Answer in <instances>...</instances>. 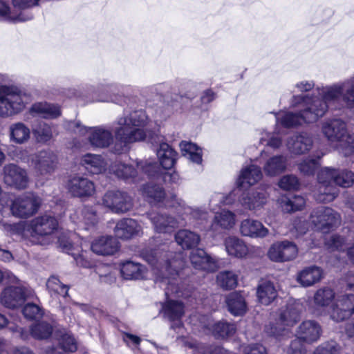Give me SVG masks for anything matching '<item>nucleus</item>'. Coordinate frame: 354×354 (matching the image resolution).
<instances>
[{"label":"nucleus","mask_w":354,"mask_h":354,"mask_svg":"<svg viewBox=\"0 0 354 354\" xmlns=\"http://www.w3.org/2000/svg\"><path fill=\"white\" fill-rule=\"evenodd\" d=\"M323 277V270L320 267L311 266L304 268L297 274V281L301 286L309 287L319 282Z\"/></svg>","instance_id":"32"},{"label":"nucleus","mask_w":354,"mask_h":354,"mask_svg":"<svg viewBox=\"0 0 354 354\" xmlns=\"http://www.w3.org/2000/svg\"><path fill=\"white\" fill-rule=\"evenodd\" d=\"M73 222L84 223L87 227L95 225L97 222V216L92 207H84L80 211V216L75 218V215L71 216Z\"/></svg>","instance_id":"49"},{"label":"nucleus","mask_w":354,"mask_h":354,"mask_svg":"<svg viewBox=\"0 0 354 354\" xmlns=\"http://www.w3.org/2000/svg\"><path fill=\"white\" fill-rule=\"evenodd\" d=\"M180 341L184 346L193 349L194 354H227V351L223 347L208 348L191 338L181 337Z\"/></svg>","instance_id":"38"},{"label":"nucleus","mask_w":354,"mask_h":354,"mask_svg":"<svg viewBox=\"0 0 354 354\" xmlns=\"http://www.w3.org/2000/svg\"><path fill=\"white\" fill-rule=\"evenodd\" d=\"M317 187L314 192L316 200L321 203H330L338 195L337 186L350 187L354 185V172L324 167L317 174Z\"/></svg>","instance_id":"5"},{"label":"nucleus","mask_w":354,"mask_h":354,"mask_svg":"<svg viewBox=\"0 0 354 354\" xmlns=\"http://www.w3.org/2000/svg\"><path fill=\"white\" fill-rule=\"evenodd\" d=\"M288 166V159L281 154L267 158L263 165V170L267 176L274 177L283 173Z\"/></svg>","instance_id":"28"},{"label":"nucleus","mask_w":354,"mask_h":354,"mask_svg":"<svg viewBox=\"0 0 354 354\" xmlns=\"http://www.w3.org/2000/svg\"><path fill=\"white\" fill-rule=\"evenodd\" d=\"M81 165L91 174H99L106 170V162L100 155L86 153L81 158Z\"/></svg>","instance_id":"34"},{"label":"nucleus","mask_w":354,"mask_h":354,"mask_svg":"<svg viewBox=\"0 0 354 354\" xmlns=\"http://www.w3.org/2000/svg\"><path fill=\"white\" fill-rule=\"evenodd\" d=\"M315 92L326 103L327 110L330 104L337 102L341 97L351 106L354 104V76L331 85L317 86Z\"/></svg>","instance_id":"10"},{"label":"nucleus","mask_w":354,"mask_h":354,"mask_svg":"<svg viewBox=\"0 0 354 354\" xmlns=\"http://www.w3.org/2000/svg\"><path fill=\"white\" fill-rule=\"evenodd\" d=\"M326 245L332 250L343 251L346 245V240L339 235L334 234L326 241Z\"/></svg>","instance_id":"57"},{"label":"nucleus","mask_w":354,"mask_h":354,"mask_svg":"<svg viewBox=\"0 0 354 354\" xmlns=\"http://www.w3.org/2000/svg\"><path fill=\"white\" fill-rule=\"evenodd\" d=\"M190 261L194 268L197 270L214 272L218 268V260L208 255L202 249H197L191 252Z\"/></svg>","instance_id":"23"},{"label":"nucleus","mask_w":354,"mask_h":354,"mask_svg":"<svg viewBox=\"0 0 354 354\" xmlns=\"http://www.w3.org/2000/svg\"><path fill=\"white\" fill-rule=\"evenodd\" d=\"M213 322V320L208 317H203L201 321L203 327L209 329L218 337L224 338L231 336L236 331V327L233 324L225 322Z\"/></svg>","instance_id":"29"},{"label":"nucleus","mask_w":354,"mask_h":354,"mask_svg":"<svg viewBox=\"0 0 354 354\" xmlns=\"http://www.w3.org/2000/svg\"><path fill=\"white\" fill-rule=\"evenodd\" d=\"M293 230L295 231V236L301 235L306 233L308 230V223L301 218L297 219L293 223Z\"/></svg>","instance_id":"63"},{"label":"nucleus","mask_w":354,"mask_h":354,"mask_svg":"<svg viewBox=\"0 0 354 354\" xmlns=\"http://www.w3.org/2000/svg\"><path fill=\"white\" fill-rule=\"evenodd\" d=\"M259 143L263 145H267L273 149H279L282 145L281 139L278 137L261 130L258 133Z\"/></svg>","instance_id":"50"},{"label":"nucleus","mask_w":354,"mask_h":354,"mask_svg":"<svg viewBox=\"0 0 354 354\" xmlns=\"http://www.w3.org/2000/svg\"><path fill=\"white\" fill-rule=\"evenodd\" d=\"M228 310L234 315H243L247 310L244 297L239 292L230 293L226 299Z\"/></svg>","instance_id":"43"},{"label":"nucleus","mask_w":354,"mask_h":354,"mask_svg":"<svg viewBox=\"0 0 354 354\" xmlns=\"http://www.w3.org/2000/svg\"><path fill=\"white\" fill-rule=\"evenodd\" d=\"M23 314L28 319H36L43 315V310L39 306L28 303L23 308Z\"/></svg>","instance_id":"56"},{"label":"nucleus","mask_w":354,"mask_h":354,"mask_svg":"<svg viewBox=\"0 0 354 354\" xmlns=\"http://www.w3.org/2000/svg\"><path fill=\"white\" fill-rule=\"evenodd\" d=\"M57 227V220L50 215H44L32 220L28 227L32 243L46 245L51 241L50 236Z\"/></svg>","instance_id":"12"},{"label":"nucleus","mask_w":354,"mask_h":354,"mask_svg":"<svg viewBox=\"0 0 354 354\" xmlns=\"http://www.w3.org/2000/svg\"><path fill=\"white\" fill-rule=\"evenodd\" d=\"M277 293L274 284L269 281H261L257 290V296L259 303L268 306L277 297Z\"/></svg>","instance_id":"39"},{"label":"nucleus","mask_w":354,"mask_h":354,"mask_svg":"<svg viewBox=\"0 0 354 354\" xmlns=\"http://www.w3.org/2000/svg\"><path fill=\"white\" fill-rule=\"evenodd\" d=\"M48 290L55 294L66 297L68 295V288L61 283L60 280L55 276L50 277L46 283Z\"/></svg>","instance_id":"52"},{"label":"nucleus","mask_w":354,"mask_h":354,"mask_svg":"<svg viewBox=\"0 0 354 354\" xmlns=\"http://www.w3.org/2000/svg\"><path fill=\"white\" fill-rule=\"evenodd\" d=\"M313 303L318 310H325L330 307V317L335 322L346 319L354 314V294H336L328 286L316 290Z\"/></svg>","instance_id":"4"},{"label":"nucleus","mask_w":354,"mask_h":354,"mask_svg":"<svg viewBox=\"0 0 354 354\" xmlns=\"http://www.w3.org/2000/svg\"><path fill=\"white\" fill-rule=\"evenodd\" d=\"M32 335L37 339H46L52 333L51 326L46 322L34 324L30 329Z\"/></svg>","instance_id":"51"},{"label":"nucleus","mask_w":354,"mask_h":354,"mask_svg":"<svg viewBox=\"0 0 354 354\" xmlns=\"http://www.w3.org/2000/svg\"><path fill=\"white\" fill-rule=\"evenodd\" d=\"M301 307L297 303H289L273 315L274 321L266 326V332L270 336L281 339L286 337L292 327L300 319Z\"/></svg>","instance_id":"9"},{"label":"nucleus","mask_w":354,"mask_h":354,"mask_svg":"<svg viewBox=\"0 0 354 354\" xmlns=\"http://www.w3.org/2000/svg\"><path fill=\"white\" fill-rule=\"evenodd\" d=\"M268 193L263 189H257L243 194L239 199L241 206L245 209L257 212L268 203Z\"/></svg>","instance_id":"20"},{"label":"nucleus","mask_w":354,"mask_h":354,"mask_svg":"<svg viewBox=\"0 0 354 354\" xmlns=\"http://www.w3.org/2000/svg\"><path fill=\"white\" fill-rule=\"evenodd\" d=\"M278 203L283 212H292L301 210L306 204L305 198L299 195H295L292 197L282 196L278 200Z\"/></svg>","instance_id":"44"},{"label":"nucleus","mask_w":354,"mask_h":354,"mask_svg":"<svg viewBox=\"0 0 354 354\" xmlns=\"http://www.w3.org/2000/svg\"><path fill=\"white\" fill-rule=\"evenodd\" d=\"M149 123L145 111L137 110L118 116L111 124V131L105 126L88 128L79 122H72L70 128L75 133L86 135L92 147L104 149L113 144L111 151L121 154L128 151L131 145L146 140L151 133Z\"/></svg>","instance_id":"1"},{"label":"nucleus","mask_w":354,"mask_h":354,"mask_svg":"<svg viewBox=\"0 0 354 354\" xmlns=\"http://www.w3.org/2000/svg\"><path fill=\"white\" fill-rule=\"evenodd\" d=\"M92 251L99 255H113L120 248L118 241L111 236H102L91 243Z\"/></svg>","instance_id":"26"},{"label":"nucleus","mask_w":354,"mask_h":354,"mask_svg":"<svg viewBox=\"0 0 354 354\" xmlns=\"http://www.w3.org/2000/svg\"><path fill=\"white\" fill-rule=\"evenodd\" d=\"M30 113L45 119H53L60 115L61 111L58 106L47 102H37L32 105Z\"/></svg>","instance_id":"35"},{"label":"nucleus","mask_w":354,"mask_h":354,"mask_svg":"<svg viewBox=\"0 0 354 354\" xmlns=\"http://www.w3.org/2000/svg\"><path fill=\"white\" fill-rule=\"evenodd\" d=\"M142 227L140 224L132 218H123L119 221L115 228L114 232L117 237L123 239H129L142 234Z\"/></svg>","instance_id":"25"},{"label":"nucleus","mask_w":354,"mask_h":354,"mask_svg":"<svg viewBox=\"0 0 354 354\" xmlns=\"http://www.w3.org/2000/svg\"><path fill=\"white\" fill-rule=\"evenodd\" d=\"M245 354H268L266 348L259 344H250L243 349Z\"/></svg>","instance_id":"62"},{"label":"nucleus","mask_w":354,"mask_h":354,"mask_svg":"<svg viewBox=\"0 0 354 354\" xmlns=\"http://www.w3.org/2000/svg\"><path fill=\"white\" fill-rule=\"evenodd\" d=\"M41 0H12V6L19 12L21 10L30 8L39 4Z\"/></svg>","instance_id":"59"},{"label":"nucleus","mask_w":354,"mask_h":354,"mask_svg":"<svg viewBox=\"0 0 354 354\" xmlns=\"http://www.w3.org/2000/svg\"><path fill=\"white\" fill-rule=\"evenodd\" d=\"M22 12H19L14 7H11L7 0H0V21L6 22H21L30 19Z\"/></svg>","instance_id":"37"},{"label":"nucleus","mask_w":354,"mask_h":354,"mask_svg":"<svg viewBox=\"0 0 354 354\" xmlns=\"http://www.w3.org/2000/svg\"><path fill=\"white\" fill-rule=\"evenodd\" d=\"M225 250L228 255L238 259L245 258L249 253L246 243L239 237L230 236L224 241Z\"/></svg>","instance_id":"33"},{"label":"nucleus","mask_w":354,"mask_h":354,"mask_svg":"<svg viewBox=\"0 0 354 354\" xmlns=\"http://www.w3.org/2000/svg\"><path fill=\"white\" fill-rule=\"evenodd\" d=\"M322 133L327 140L345 156L354 153V133H349L346 123L339 118L325 120Z\"/></svg>","instance_id":"7"},{"label":"nucleus","mask_w":354,"mask_h":354,"mask_svg":"<svg viewBox=\"0 0 354 354\" xmlns=\"http://www.w3.org/2000/svg\"><path fill=\"white\" fill-rule=\"evenodd\" d=\"M313 144L312 136L306 133L302 132L290 137L287 141V149L296 155H301L308 152Z\"/></svg>","instance_id":"22"},{"label":"nucleus","mask_w":354,"mask_h":354,"mask_svg":"<svg viewBox=\"0 0 354 354\" xmlns=\"http://www.w3.org/2000/svg\"><path fill=\"white\" fill-rule=\"evenodd\" d=\"M175 240L178 245L183 249H191L198 245L200 236L192 231L183 229L178 230L175 234Z\"/></svg>","instance_id":"41"},{"label":"nucleus","mask_w":354,"mask_h":354,"mask_svg":"<svg viewBox=\"0 0 354 354\" xmlns=\"http://www.w3.org/2000/svg\"><path fill=\"white\" fill-rule=\"evenodd\" d=\"M148 218L158 233H170L180 223L177 219L158 212L149 213Z\"/></svg>","instance_id":"27"},{"label":"nucleus","mask_w":354,"mask_h":354,"mask_svg":"<svg viewBox=\"0 0 354 354\" xmlns=\"http://www.w3.org/2000/svg\"><path fill=\"white\" fill-rule=\"evenodd\" d=\"M59 344L64 351L75 352L77 348L75 339L68 332H64L60 335Z\"/></svg>","instance_id":"53"},{"label":"nucleus","mask_w":354,"mask_h":354,"mask_svg":"<svg viewBox=\"0 0 354 354\" xmlns=\"http://www.w3.org/2000/svg\"><path fill=\"white\" fill-rule=\"evenodd\" d=\"M322 334V328L315 321L307 320L303 322L299 326L297 335L303 341L312 343L317 341Z\"/></svg>","instance_id":"30"},{"label":"nucleus","mask_w":354,"mask_h":354,"mask_svg":"<svg viewBox=\"0 0 354 354\" xmlns=\"http://www.w3.org/2000/svg\"><path fill=\"white\" fill-rule=\"evenodd\" d=\"M218 285L223 289L230 290L236 287L238 275L233 271H223L216 277Z\"/></svg>","instance_id":"48"},{"label":"nucleus","mask_w":354,"mask_h":354,"mask_svg":"<svg viewBox=\"0 0 354 354\" xmlns=\"http://www.w3.org/2000/svg\"><path fill=\"white\" fill-rule=\"evenodd\" d=\"M120 272L125 279H142L147 276L146 268L139 263L131 261L121 264Z\"/></svg>","instance_id":"36"},{"label":"nucleus","mask_w":354,"mask_h":354,"mask_svg":"<svg viewBox=\"0 0 354 354\" xmlns=\"http://www.w3.org/2000/svg\"><path fill=\"white\" fill-rule=\"evenodd\" d=\"M2 176L4 183L8 186L17 189L28 187L29 178L26 169L15 164L6 165L3 168Z\"/></svg>","instance_id":"18"},{"label":"nucleus","mask_w":354,"mask_h":354,"mask_svg":"<svg viewBox=\"0 0 354 354\" xmlns=\"http://www.w3.org/2000/svg\"><path fill=\"white\" fill-rule=\"evenodd\" d=\"M30 136L29 128L23 122H15L9 127L10 140L16 144L26 142Z\"/></svg>","instance_id":"42"},{"label":"nucleus","mask_w":354,"mask_h":354,"mask_svg":"<svg viewBox=\"0 0 354 354\" xmlns=\"http://www.w3.org/2000/svg\"><path fill=\"white\" fill-rule=\"evenodd\" d=\"M263 178L261 168L251 164L243 167L236 180V185L241 188H248L256 185Z\"/></svg>","instance_id":"24"},{"label":"nucleus","mask_w":354,"mask_h":354,"mask_svg":"<svg viewBox=\"0 0 354 354\" xmlns=\"http://www.w3.org/2000/svg\"><path fill=\"white\" fill-rule=\"evenodd\" d=\"M31 163L37 176L50 174L56 168L57 157L50 150H43L32 156Z\"/></svg>","instance_id":"19"},{"label":"nucleus","mask_w":354,"mask_h":354,"mask_svg":"<svg viewBox=\"0 0 354 354\" xmlns=\"http://www.w3.org/2000/svg\"><path fill=\"white\" fill-rule=\"evenodd\" d=\"M235 214L228 210L223 209L216 214L212 227L214 230H217V226L223 229H230L235 224Z\"/></svg>","instance_id":"45"},{"label":"nucleus","mask_w":354,"mask_h":354,"mask_svg":"<svg viewBox=\"0 0 354 354\" xmlns=\"http://www.w3.org/2000/svg\"><path fill=\"white\" fill-rule=\"evenodd\" d=\"M310 221L317 230L325 233L340 225L341 216L332 208L322 206L312 212Z\"/></svg>","instance_id":"13"},{"label":"nucleus","mask_w":354,"mask_h":354,"mask_svg":"<svg viewBox=\"0 0 354 354\" xmlns=\"http://www.w3.org/2000/svg\"><path fill=\"white\" fill-rule=\"evenodd\" d=\"M157 156L161 166L169 169L174 165L177 153L167 143L161 142L157 149Z\"/></svg>","instance_id":"40"},{"label":"nucleus","mask_w":354,"mask_h":354,"mask_svg":"<svg viewBox=\"0 0 354 354\" xmlns=\"http://www.w3.org/2000/svg\"><path fill=\"white\" fill-rule=\"evenodd\" d=\"M314 354H339V348L335 342H326L318 346Z\"/></svg>","instance_id":"58"},{"label":"nucleus","mask_w":354,"mask_h":354,"mask_svg":"<svg viewBox=\"0 0 354 354\" xmlns=\"http://www.w3.org/2000/svg\"><path fill=\"white\" fill-rule=\"evenodd\" d=\"M318 166L317 159L307 158L299 165V169L304 175H313Z\"/></svg>","instance_id":"55"},{"label":"nucleus","mask_w":354,"mask_h":354,"mask_svg":"<svg viewBox=\"0 0 354 354\" xmlns=\"http://www.w3.org/2000/svg\"><path fill=\"white\" fill-rule=\"evenodd\" d=\"M240 232L243 236L252 238H264L269 230L257 220L247 218L241 221L240 225Z\"/></svg>","instance_id":"31"},{"label":"nucleus","mask_w":354,"mask_h":354,"mask_svg":"<svg viewBox=\"0 0 354 354\" xmlns=\"http://www.w3.org/2000/svg\"><path fill=\"white\" fill-rule=\"evenodd\" d=\"M278 185L282 189L293 190L299 187V183L298 178L295 176L288 174L281 178Z\"/></svg>","instance_id":"54"},{"label":"nucleus","mask_w":354,"mask_h":354,"mask_svg":"<svg viewBox=\"0 0 354 354\" xmlns=\"http://www.w3.org/2000/svg\"><path fill=\"white\" fill-rule=\"evenodd\" d=\"M40 204V198L33 193L28 192L15 198L10 209L16 217L28 218L37 212Z\"/></svg>","instance_id":"14"},{"label":"nucleus","mask_w":354,"mask_h":354,"mask_svg":"<svg viewBox=\"0 0 354 354\" xmlns=\"http://www.w3.org/2000/svg\"><path fill=\"white\" fill-rule=\"evenodd\" d=\"M76 263L84 268H91L93 266L92 262L86 259V254L84 253H82L80 254H75V253H71Z\"/></svg>","instance_id":"64"},{"label":"nucleus","mask_w":354,"mask_h":354,"mask_svg":"<svg viewBox=\"0 0 354 354\" xmlns=\"http://www.w3.org/2000/svg\"><path fill=\"white\" fill-rule=\"evenodd\" d=\"M304 104V109L298 113L279 111L274 113L277 125L287 128L301 125L303 123H314L324 117L327 112L326 103L321 100L315 91L313 94L294 95L290 99V106L297 108Z\"/></svg>","instance_id":"3"},{"label":"nucleus","mask_w":354,"mask_h":354,"mask_svg":"<svg viewBox=\"0 0 354 354\" xmlns=\"http://www.w3.org/2000/svg\"><path fill=\"white\" fill-rule=\"evenodd\" d=\"M142 194L151 204L162 203L167 207L174 208L175 212L181 215L192 214L193 209L187 206L185 203L176 195L165 196L162 187L153 184H147L142 187Z\"/></svg>","instance_id":"11"},{"label":"nucleus","mask_w":354,"mask_h":354,"mask_svg":"<svg viewBox=\"0 0 354 354\" xmlns=\"http://www.w3.org/2000/svg\"><path fill=\"white\" fill-rule=\"evenodd\" d=\"M8 80L7 75L0 73V117L3 118L19 114L30 101L29 95L19 87L2 84Z\"/></svg>","instance_id":"6"},{"label":"nucleus","mask_w":354,"mask_h":354,"mask_svg":"<svg viewBox=\"0 0 354 354\" xmlns=\"http://www.w3.org/2000/svg\"><path fill=\"white\" fill-rule=\"evenodd\" d=\"M37 142L46 144L53 137L54 127L47 123H40L32 130Z\"/></svg>","instance_id":"47"},{"label":"nucleus","mask_w":354,"mask_h":354,"mask_svg":"<svg viewBox=\"0 0 354 354\" xmlns=\"http://www.w3.org/2000/svg\"><path fill=\"white\" fill-rule=\"evenodd\" d=\"M141 255L153 267L156 281L166 286L165 295L167 301L162 306L165 317L174 322L171 326L172 328H180V318L184 314V306L182 302L173 300L170 297L174 295L177 297H186L189 295L185 290H182L184 283L179 278V272L185 266L183 253L167 252L164 249H158L145 250Z\"/></svg>","instance_id":"2"},{"label":"nucleus","mask_w":354,"mask_h":354,"mask_svg":"<svg viewBox=\"0 0 354 354\" xmlns=\"http://www.w3.org/2000/svg\"><path fill=\"white\" fill-rule=\"evenodd\" d=\"M156 164L147 160L137 161L134 165L116 159L109 166V171L119 178L137 183L145 177H156Z\"/></svg>","instance_id":"8"},{"label":"nucleus","mask_w":354,"mask_h":354,"mask_svg":"<svg viewBox=\"0 0 354 354\" xmlns=\"http://www.w3.org/2000/svg\"><path fill=\"white\" fill-rule=\"evenodd\" d=\"M68 192L75 197H88L92 196L95 190L93 181L88 178L76 176L71 178L68 183Z\"/></svg>","instance_id":"21"},{"label":"nucleus","mask_w":354,"mask_h":354,"mask_svg":"<svg viewBox=\"0 0 354 354\" xmlns=\"http://www.w3.org/2000/svg\"><path fill=\"white\" fill-rule=\"evenodd\" d=\"M33 292L24 286H8L0 295V302L6 308H15L22 305L26 299L31 297Z\"/></svg>","instance_id":"16"},{"label":"nucleus","mask_w":354,"mask_h":354,"mask_svg":"<svg viewBox=\"0 0 354 354\" xmlns=\"http://www.w3.org/2000/svg\"><path fill=\"white\" fill-rule=\"evenodd\" d=\"M298 255L295 243L288 240L274 243L268 251V258L274 262H286L294 260Z\"/></svg>","instance_id":"17"},{"label":"nucleus","mask_w":354,"mask_h":354,"mask_svg":"<svg viewBox=\"0 0 354 354\" xmlns=\"http://www.w3.org/2000/svg\"><path fill=\"white\" fill-rule=\"evenodd\" d=\"M298 337L293 339L287 350V354H305L306 350Z\"/></svg>","instance_id":"61"},{"label":"nucleus","mask_w":354,"mask_h":354,"mask_svg":"<svg viewBox=\"0 0 354 354\" xmlns=\"http://www.w3.org/2000/svg\"><path fill=\"white\" fill-rule=\"evenodd\" d=\"M315 83L312 80H302L295 83L294 85V92L305 93L313 90L315 88Z\"/></svg>","instance_id":"60"},{"label":"nucleus","mask_w":354,"mask_h":354,"mask_svg":"<svg viewBox=\"0 0 354 354\" xmlns=\"http://www.w3.org/2000/svg\"><path fill=\"white\" fill-rule=\"evenodd\" d=\"M102 203L116 214L126 213L133 207L131 197L127 192L120 190L107 191L103 196Z\"/></svg>","instance_id":"15"},{"label":"nucleus","mask_w":354,"mask_h":354,"mask_svg":"<svg viewBox=\"0 0 354 354\" xmlns=\"http://www.w3.org/2000/svg\"><path fill=\"white\" fill-rule=\"evenodd\" d=\"M180 148L183 156L193 162L199 164L202 161V150L194 143L182 141Z\"/></svg>","instance_id":"46"}]
</instances>
